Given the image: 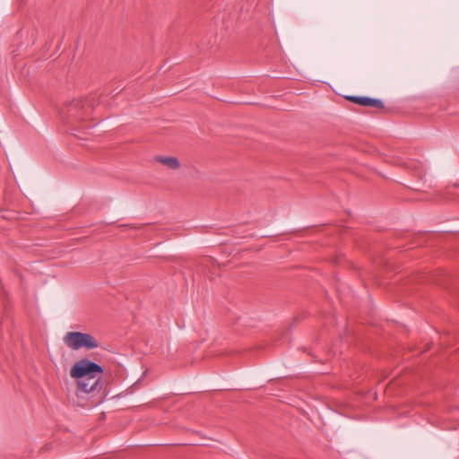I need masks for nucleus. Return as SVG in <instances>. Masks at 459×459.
<instances>
[{"instance_id": "nucleus-2", "label": "nucleus", "mask_w": 459, "mask_h": 459, "mask_svg": "<svg viewBox=\"0 0 459 459\" xmlns=\"http://www.w3.org/2000/svg\"><path fill=\"white\" fill-rule=\"evenodd\" d=\"M96 102L95 96L74 99L64 106L62 112L73 119L86 120L91 117Z\"/></svg>"}, {"instance_id": "nucleus-8", "label": "nucleus", "mask_w": 459, "mask_h": 459, "mask_svg": "<svg viewBox=\"0 0 459 459\" xmlns=\"http://www.w3.org/2000/svg\"><path fill=\"white\" fill-rule=\"evenodd\" d=\"M455 186L457 187V186H459V184H455Z\"/></svg>"}, {"instance_id": "nucleus-4", "label": "nucleus", "mask_w": 459, "mask_h": 459, "mask_svg": "<svg viewBox=\"0 0 459 459\" xmlns=\"http://www.w3.org/2000/svg\"><path fill=\"white\" fill-rule=\"evenodd\" d=\"M102 373V367L88 359H80L75 362L70 369L71 377L76 379V381L86 379L93 376H101Z\"/></svg>"}, {"instance_id": "nucleus-5", "label": "nucleus", "mask_w": 459, "mask_h": 459, "mask_svg": "<svg viewBox=\"0 0 459 459\" xmlns=\"http://www.w3.org/2000/svg\"><path fill=\"white\" fill-rule=\"evenodd\" d=\"M346 100L363 107L384 108V103L382 100L377 99H372L369 97L347 96Z\"/></svg>"}, {"instance_id": "nucleus-1", "label": "nucleus", "mask_w": 459, "mask_h": 459, "mask_svg": "<svg viewBox=\"0 0 459 459\" xmlns=\"http://www.w3.org/2000/svg\"><path fill=\"white\" fill-rule=\"evenodd\" d=\"M76 400L73 403L81 407H92L100 403L104 397V385L101 376H93L76 381Z\"/></svg>"}, {"instance_id": "nucleus-6", "label": "nucleus", "mask_w": 459, "mask_h": 459, "mask_svg": "<svg viewBox=\"0 0 459 459\" xmlns=\"http://www.w3.org/2000/svg\"><path fill=\"white\" fill-rule=\"evenodd\" d=\"M155 160L161 163L171 169H178L180 168V162L176 157L156 156Z\"/></svg>"}, {"instance_id": "nucleus-7", "label": "nucleus", "mask_w": 459, "mask_h": 459, "mask_svg": "<svg viewBox=\"0 0 459 459\" xmlns=\"http://www.w3.org/2000/svg\"><path fill=\"white\" fill-rule=\"evenodd\" d=\"M420 164L417 161H411L410 164L407 165V168L410 169H419Z\"/></svg>"}, {"instance_id": "nucleus-3", "label": "nucleus", "mask_w": 459, "mask_h": 459, "mask_svg": "<svg viewBox=\"0 0 459 459\" xmlns=\"http://www.w3.org/2000/svg\"><path fill=\"white\" fill-rule=\"evenodd\" d=\"M64 343L70 349L78 351L82 348L92 350L98 348L99 342L90 333L68 332L63 338Z\"/></svg>"}]
</instances>
